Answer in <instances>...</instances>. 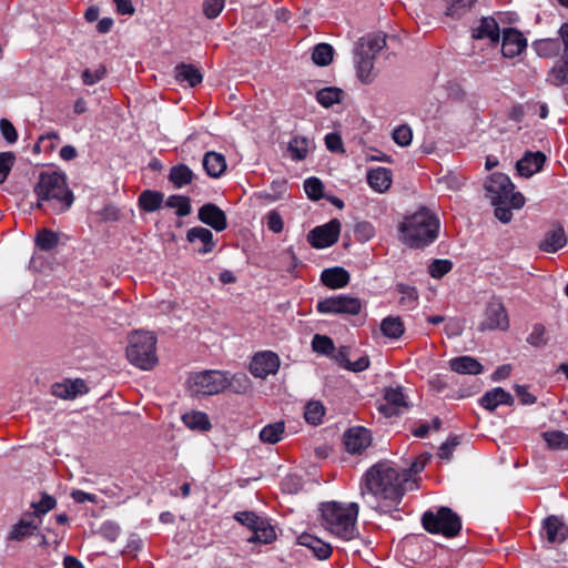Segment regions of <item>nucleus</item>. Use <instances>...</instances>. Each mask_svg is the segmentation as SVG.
<instances>
[{"mask_svg":"<svg viewBox=\"0 0 568 568\" xmlns=\"http://www.w3.org/2000/svg\"><path fill=\"white\" fill-rule=\"evenodd\" d=\"M407 475L406 470L402 473L399 467L388 460L373 465L361 480L359 495L363 501L379 514L398 510Z\"/></svg>","mask_w":568,"mask_h":568,"instance_id":"obj_1","label":"nucleus"},{"mask_svg":"<svg viewBox=\"0 0 568 568\" xmlns=\"http://www.w3.org/2000/svg\"><path fill=\"white\" fill-rule=\"evenodd\" d=\"M33 192L37 195V207L45 213H64L74 201L73 193L67 185L65 175L57 171L41 172Z\"/></svg>","mask_w":568,"mask_h":568,"instance_id":"obj_2","label":"nucleus"},{"mask_svg":"<svg viewBox=\"0 0 568 568\" xmlns=\"http://www.w3.org/2000/svg\"><path fill=\"white\" fill-rule=\"evenodd\" d=\"M358 504H342L329 501L322 505V518L324 527L337 538L348 541L358 536L356 520Z\"/></svg>","mask_w":568,"mask_h":568,"instance_id":"obj_3","label":"nucleus"},{"mask_svg":"<svg viewBox=\"0 0 568 568\" xmlns=\"http://www.w3.org/2000/svg\"><path fill=\"white\" fill-rule=\"evenodd\" d=\"M438 230V219L428 209L420 207L400 224V240L410 247H423L436 240Z\"/></svg>","mask_w":568,"mask_h":568,"instance_id":"obj_4","label":"nucleus"},{"mask_svg":"<svg viewBox=\"0 0 568 568\" xmlns=\"http://www.w3.org/2000/svg\"><path fill=\"white\" fill-rule=\"evenodd\" d=\"M385 45L386 37L381 33L367 34L358 40L355 51V64L357 78L362 83L369 84L377 77L374 60Z\"/></svg>","mask_w":568,"mask_h":568,"instance_id":"obj_5","label":"nucleus"},{"mask_svg":"<svg viewBox=\"0 0 568 568\" xmlns=\"http://www.w3.org/2000/svg\"><path fill=\"white\" fill-rule=\"evenodd\" d=\"M156 337L150 332H135L129 338L128 359L136 367L148 371L158 363Z\"/></svg>","mask_w":568,"mask_h":568,"instance_id":"obj_6","label":"nucleus"},{"mask_svg":"<svg viewBox=\"0 0 568 568\" xmlns=\"http://www.w3.org/2000/svg\"><path fill=\"white\" fill-rule=\"evenodd\" d=\"M485 193L491 204H510L514 209H520L525 204L524 195L514 192V184L503 173H495L486 181Z\"/></svg>","mask_w":568,"mask_h":568,"instance_id":"obj_7","label":"nucleus"},{"mask_svg":"<svg viewBox=\"0 0 568 568\" xmlns=\"http://www.w3.org/2000/svg\"><path fill=\"white\" fill-rule=\"evenodd\" d=\"M422 524L430 534H442L452 538L462 529L460 517L448 507H439L436 513L428 510L422 517Z\"/></svg>","mask_w":568,"mask_h":568,"instance_id":"obj_8","label":"nucleus"},{"mask_svg":"<svg viewBox=\"0 0 568 568\" xmlns=\"http://www.w3.org/2000/svg\"><path fill=\"white\" fill-rule=\"evenodd\" d=\"M187 385L192 394L215 395L227 388V373L222 371L195 373L189 377Z\"/></svg>","mask_w":568,"mask_h":568,"instance_id":"obj_9","label":"nucleus"},{"mask_svg":"<svg viewBox=\"0 0 568 568\" xmlns=\"http://www.w3.org/2000/svg\"><path fill=\"white\" fill-rule=\"evenodd\" d=\"M509 327V318L504 303L499 297H491L484 312V320L480 322L479 331L501 329Z\"/></svg>","mask_w":568,"mask_h":568,"instance_id":"obj_10","label":"nucleus"},{"mask_svg":"<svg viewBox=\"0 0 568 568\" xmlns=\"http://www.w3.org/2000/svg\"><path fill=\"white\" fill-rule=\"evenodd\" d=\"M316 308L322 314L357 315L362 310V303L356 297L338 295L320 301Z\"/></svg>","mask_w":568,"mask_h":568,"instance_id":"obj_11","label":"nucleus"},{"mask_svg":"<svg viewBox=\"0 0 568 568\" xmlns=\"http://www.w3.org/2000/svg\"><path fill=\"white\" fill-rule=\"evenodd\" d=\"M339 232L341 222L337 219H333L324 225L314 227L308 233V241L313 247L325 248L338 241Z\"/></svg>","mask_w":568,"mask_h":568,"instance_id":"obj_12","label":"nucleus"},{"mask_svg":"<svg viewBox=\"0 0 568 568\" xmlns=\"http://www.w3.org/2000/svg\"><path fill=\"white\" fill-rule=\"evenodd\" d=\"M280 363V357L275 353L271 351L261 352L252 358L250 372L254 377L264 379L278 371Z\"/></svg>","mask_w":568,"mask_h":568,"instance_id":"obj_13","label":"nucleus"},{"mask_svg":"<svg viewBox=\"0 0 568 568\" xmlns=\"http://www.w3.org/2000/svg\"><path fill=\"white\" fill-rule=\"evenodd\" d=\"M40 524L41 520H37L33 515L27 513L10 527L6 539L8 541L21 542L37 535Z\"/></svg>","mask_w":568,"mask_h":568,"instance_id":"obj_14","label":"nucleus"},{"mask_svg":"<svg viewBox=\"0 0 568 568\" xmlns=\"http://www.w3.org/2000/svg\"><path fill=\"white\" fill-rule=\"evenodd\" d=\"M372 443V435L365 427H353L344 435L346 450L351 454H361Z\"/></svg>","mask_w":568,"mask_h":568,"instance_id":"obj_15","label":"nucleus"},{"mask_svg":"<svg viewBox=\"0 0 568 568\" xmlns=\"http://www.w3.org/2000/svg\"><path fill=\"white\" fill-rule=\"evenodd\" d=\"M199 220L211 226L216 232H222L227 226L225 213L214 203H206L199 209Z\"/></svg>","mask_w":568,"mask_h":568,"instance_id":"obj_16","label":"nucleus"},{"mask_svg":"<svg viewBox=\"0 0 568 568\" xmlns=\"http://www.w3.org/2000/svg\"><path fill=\"white\" fill-rule=\"evenodd\" d=\"M526 45V39L519 31L511 28H507L503 31L501 53L504 57H517L523 52Z\"/></svg>","mask_w":568,"mask_h":568,"instance_id":"obj_17","label":"nucleus"},{"mask_svg":"<svg viewBox=\"0 0 568 568\" xmlns=\"http://www.w3.org/2000/svg\"><path fill=\"white\" fill-rule=\"evenodd\" d=\"M542 529L550 544H560L568 537V526L555 515L548 516L542 521Z\"/></svg>","mask_w":568,"mask_h":568,"instance_id":"obj_18","label":"nucleus"},{"mask_svg":"<svg viewBox=\"0 0 568 568\" xmlns=\"http://www.w3.org/2000/svg\"><path fill=\"white\" fill-rule=\"evenodd\" d=\"M479 403L485 409H487L489 412H494L500 405L513 406L514 397L510 393L506 392L504 388L495 387V388L486 392L480 397Z\"/></svg>","mask_w":568,"mask_h":568,"instance_id":"obj_19","label":"nucleus"},{"mask_svg":"<svg viewBox=\"0 0 568 568\" xmlns=\"http://www.w3.org/2000/svg\"><path fill=\"white\" fill-rule=\"evenodd\" d=\"M52 395L62 399H72L79 394L88 392V387L82 379L63 381L61 383H54L51 387Z\"/></svg>","mask_w":568,"mask_h":568,"instance_id":"obj_20","label":"nucleus"},{"mask_svg":"<svg viewBox=\"0 0 568 568\" xmlns=\"http://www.w3.org/2000/svg\"><path fill=\"white\" fill-rule=\"evenodd\" d=\"M545 160L546 156L541 152H528L517 162L516 168L521 176L529 178L541 170Z\"/></svg>","mask_w":568,"mask_h":568,"instance_id":"obj_21","label":"nucleus"},{"mask_svg":"<svg viewBox=\"0 0 568 568\" xmlns=\"http://www.w3.org/2000/svg\"><path fill=\"white\" fill-rule=\"evenodd\" d=\"M567 244V236L562 226H556L546 232L539 248L547 253H555Z\"/></svg>","mask_w":568,"mask_h":568,"instance_id":"obj_22","label":"nucleus"},{"mask_svg":"<svg viewBox=\"0 0 568 568\" xmlns=\"http://www.w3.org/2000/svg\"><path fill=\"white\" fill-rule=\"evenodd\" d=\"M449 368L458 374L478 375L484 366L474 357L465 355L454 357L448 362Z\"/></svg>","mask_w":568,"mask_h":568,"instance_id":"obj_23","label":"nucleus"},{"mask_svg":"<svg viewBox=\"0 0 568 568\" xmlns=\"http://www.w3.org/2000/svg\"><path fill=\"white\" fill-rule=\"evenodd\" d=\"M322 283L329 288H342L349 282V273L339 266L325 268L321 274Z\"/></svg>","mask_w":568,"mask_h":568,"instance_id":"obj_24","label":"nucleus"},{"mask_svg":"<svg viewBox=\"0 0 568 568\" xmlns=\"http://www.w3.org/2000/svg\"><path fill=\"white\" fill-rule=\"evenodd\" d=\"M202 164L206 174L214 179L220 178L226 170L224 155L214 151L204 154Z\"/></svg>","mask_w":568,"mask_h":568,"instance_id":"obj_25","label":"nucleus"},{"mask_svg":"<svg viewBox=\"0 0 568 568\" xmlns=\"http://www.w3.org/2000/svg\"><path fill=\"white\" fill-rule=\"evenodd\" d=\"M367 182L374 191L383 193L392 184V172L386 168L372 169L367 173Z\"/></svg>","mask_w":568,"mask_h":568,"instance_id":"obj_26","label":"nucleus"},{"mask_svg":"<svg viewBox=\"0 0 568 568\" xmlns=\"http://www.w3.org/2000/svg\"><path fill=\"white\" fill-rule=\"evenodd\" d=\"M186 239L189 242L193 243L195 241H200L203 243V246L199 248L200 254H207L213 251L215 243L213 241V233L205 227L195 226L187 231Z\"/></svg>","mask_w":568,"mask_h":568,"instance_id":"obj_27","label":"nucleus"},{"mask_svg":"<svg viewBox=\"0 0 568 568\" xmlns=\"http://www.w3.org/2000/svg\"><path fill=\"white\" fill-rule=\"evenodd\" d=\"M473 37L475 39H489L491 42H498L500 38L498 23L494 18H483L480 24L474 29Z\"/></svg>","mask_w":568,"mask_h":568,"instance_id":"obj_28","label":"nucleus"},{"mask_svg":"<svg viewBox=\"0 0 568 568\" xmlns=\"http://www.w3.org/2000/svg\"><path fill=\"white\" fill-rule=\"evenodd\" d=\"M175 79L181 83H187L189 87H195L202 82V73L192 64H178L174 69Z\"/></svg>","mask_w":568,"mask_h":568,"instance_id":"obj_29","label":"nucleus"},{"mask_svg":"<svg viewBox=\"0 0 568 568\" xmlns=\"http://www.w3.org/2000/svg\"><path fill=\"white\" fill-rule=\"evenodd\" d=\"M276 537L274 527L267 521V519L262 518V520L256 525L252 535L247 538L250 542H260V544H270Z\"/></svg>","mask_w":568,"mask_h":568,"instance_id":"obj_30","label":"nucleus"},{"mask_svg":"<svg viewBox=\"0 0 568 568\" xmlns=\"http://www.w3.org/2000/svg\"><path fill=\"white\" fill-rule=\"evenodd\" d=\"M194 174L185 164H178L171 168L169 180L174 186L181 189L192 182Z\"/></svg>","mask_w":568,"mask_h":568,"instance_id":"obj_31","label":"nucleus"},{"mask_svg":"<svg viewBox=\"0 0 568 568\" xmlns=\"http://www.w3.org/2000/svg\"><path fill=\"white\" fill-rule=\"evenodd\" d=\"M182 420L190 429L209 430L211 428L207 415L202 412L185 413L182 416Z\"/></svg>","mask_w":568,"mask_h":568,"instance_id":"obj_32","label":"nucleus"},{"mask_svg":"<svg viewBox=\"0 0 568 568\" xmlns=\"http://www.w3.org/2000/svg\"><path fill=\"white\" fill-rule=\"evenodd\" d=\"M163 202V194L158 191L145 190L139 196V204L146 212L159 210Z\"/></svg>","mask_w":568,"mask_h":568,"instance_id":"obj_33","label":"nucleus"},{"mask_svg":"<svg viewBox=\"0 0 568 568\" xmlns=\"http://www.w3.org/2000/svg\"><path fill=\"white\" fill-rule=\"evenodd\" d=\"M383 335L389 338H398L404 334V324L398 316H387L381 323Z\"/></svg>","mask_w":568,"mask_h":568,"instance_id":"obj_34","label":"nucleus"},{"mask_svg":"<svg viewBox=\"0 0 568 568\" xmlns=\"http://www.w3.org/2000/svg\"><path fill=\"white\" fill-rule=\"evenodd\" d=\"M547 81L555 87L568 85V58L551 68Z\"/></svg>","mask_w":568,"mask_h":568,"instance_id":"obj_35","label":"nucleus"},{"mask_svg":"<svg viewBox=\"0 0 568 568\" xmlns=\"http://www.w3.org/2000/svg\"><path fill=\"white\" fill-rule=\"evenodd\" d=\"M310 140L305 136H294L288 143V152L293 160H304L308 153Z\"/></svg>","mask_w":568,"mask_h":568,"instance_id":"obj_36","label":"nucleus"},{"mask_svg":"<svg viewBox=\"0 0 568 568\" xmlns=\"http://www.w3.org/2000/svg\"><path fill=\"white\" fill-rule=\"evenodd\" d=\"M534 47L539 57L550 58L559 53L561 42L558 39H541L536 41Z\"/></svg>","mask_w":568,"mask_h":568,"instance_id":"obj_37","label":"nucleus"},{"mask_svg":"<svg viewBox=\"0 0 568 568\" xmlns=\"http://www.w3.org/2000/svg\"><path fill=\"white\" fill-rule=\"evenodd\" d=\"M334 49L328 43H318L314 47L312 52V60L315 64L325 67L333 60Z\"/></svg>","mask_w":568,"mask_h":568,"instance_id":"obj_38","label":"nucleus"},{"mask_svg":"<svg viewBox=\"0 0 568 568\" xmlns=\"http://www.w3.org/2000/svg\"><path fill=\"white\" fill-rule=\"evenodd\" d=\"M284 423L277 422L274 424L266 425L260 432V438L264 443L276 444L282 439V435L284 433Z\"/></svg>","mask_w":568,"mask_h":568,"instance_id":"obj_39","label":"nucleus"},{"mask_svg":"<svg viewBox=\"0 0 568 568\" xmlns=\"http://www.w3.org/2000/svg\"><path fill=\"white\" fill-rule=\"evenodd\" d=\"M36 244L41 251H51L59 244V236L53 231L43 229L38 232Z\"/></svg>","mask_w":568,"mask_h":568,"instance_id":"obj_40","label":"nucleus"},{"mask_svg":"<svg viewBox=\"0 0 568 568\" xmlns=\"http://www.w3.org/2000/svg\"><path fill=\"white\" fill-rule=\"evenodd\" d=\"M547 446L551 449H567L568 435L560 430L545 432L542 434Z\"/></svg>","mask_w":568,"mask_h":568,"instance_id":"obj_41","label":"nucleus"},{"mask_svg":"<svg viewBox=\"0 0 568 568\" xmlns=\"http://www.w3.org/2000/svg\"><path fill=\"white\" fill-rule=\"evenodd\" d=\"M385 402L394 405L396 408H399L400 412H405L408 408V403L406 402L405 395L400 387H388L385 389L384 394Z\"/></svg>","mask_w":568,"mask_h":568,"instance_id":"obj_42","label":"nucleus"},{"mask_svg":"<svg viewBox=\"0 0 568 568\" xmlns=\"http://www.w3.org/2000/svg\"><path fill=\"white\" fill-rule=\"evenodd\" d=\"M55 505L57 501L52 496L43 494L40 501H33L31 504L33 511L29 514L33 515L37 520H41V517L45 515L48 511L52 510L55 507Z\"/></svg>","mask_w":568,"mask_h":568,"instance_id":"obj_43","label":"nucleus"},{"mask_svg":"<svg viewBox=\"0 0 568 568\" xmlns=\"http://www.w3.org/2000/svg\"><path fill=\"white\" fill-rule=\"evenodd\" d=\"M166 206L176 210V215L186 216L191 213V202L184 195H171L166 200Z\"/></svg>","mask_w":568,"mask_h":568,"instance_id":"obj_44","label":"nucleus"},{"mask_svg":"<svg viewBox=\"0 0 568 568\" xmlns=\"http://www.w3.org/2000/svg\"><path fill=\"white\" fill-rule=\"evenodd\" d=\"M341 94L342 91L337 88H324L316 93V100L323 106L328 108L334 103L339 102Z\"/></svg>","mask_w":568,"mask_h":568,"instance_id":"obj_45","label":"nucleus"},{"mask_svg":"<svg viewBox=\"0 0 568 568\" xmlns=\"http://www.w3.org/2000/svg\"><path fill=\"white\" fill-rule=\"evenodd\" d=\"M227 388L235 394H244L250 388V379L244 373H237L231 377L227 375Z\"/></svg>","mask_w":568,"mask_h":568,"instance_id":"obj_46","label":"nucleus"},{"mask_svg":"<svg viewBox=\"0 0 568 568\" xmlns=\"http://www.w3.org/2000/svg\"><path fill=\"white\" fill-rule=\"evenodd\" d=\"M325 408L320 402H310L305 406L304 417L307 423L318 425L324 416Z\"/></svg>","mask_w":568,"mask_h":568,"instance_id":"obj_47","label":"nucleus"},{"mask_svg":"<svg viewBox=\"0 0 568 568\" xmlns=\"http://www.w3.org/2000/svg\"><path fill=\"white\" fill-rule=\"evenodd\" d=\"M225 0H204L202 4L203 14L213 20L217 18L224 9Z\"/></svg>","mask_w":568,"mask_h":568,"instance_id":"obj_48","label":"nucleus"},{"mask_svg":"<svg viewBox=\"0 0 568 568\" xmlns=\"http://www.w3.org/2000/svg\"><path fill=\"white\" fill-rule=\"evenodd\" d=\"M312 347L316 353L324 355H328L335 349L334 343L329 337L318 334L313 337Z\"/></svg>","mask_w":568,"mask_h":568,"instance_id":"obj_49","label":"nucleus"},{"mask_svg":"<svg viewBox=\"0 0 568 568\" xmlns=\"http://www.w3.org/2000/svg\"><path fill=\"white\" fill-rule=\"evenodd\" d=\"M304 190L312 200H320L323 193V183L317 178H308L304 182Z\"/></svg>","mask_w":568,"mask_h":568,"instance_id":"obj_50","label":"nucleus"},{"mask_svg":"<svg viewBox=\"0 0 568 568\" xmlns=\"http://www.w3.org/2000/svg\"><path fill=\"white\" fill-rule=\"evenodd\" d=\"M447 3L446 14L450 17H459L476 0H445Z\"/></svg>","mask_w":568,"mask_h":568,"instance_id":"obj_51","label":"nucleus"},{"mask_svg":"<svg viewBox=\"0 0 568 568\" xmlns=\"http://www.w3.org/2000/svg\"><path fill=\"white\" fill-rule=\"evenodd\" d=\"M453 267L449 260H434L429 265V274L434 278H440L447 274Z\"/></svg>","mask_w":568,"mask_h":568,"instance_id":"obj_52","label":"nucleus"},{"mask_svg":"<svg viewBox=\"0 0 568 568\" xmlns=\"http://www.w3.org/2000/svg\"><path fill=\"white\" fill-rule=\"evenodd\" d=\"M393 139L400 146L409 145L413 139L412 129L406 124L397 126L393 132Z\"/></svg>","mask_w":568,"mask_h":568,"instance_id":"obj_53","label":"nucleus"},{"mask_svg":"<svg viewBox=\"0 0 568 568\" xmlns=\"http://www.w3.org/2000/svg\"><path fill=\"white\" fill-rule=\"evenodd\" d=\"M16 156L12 152L0 153V183H3L14 163Z\"/></svg>","mask_w":568,"mask_h":568,"instance_id":"obj_54","label":"nucleus"},{"mask_svg":"<svg viewBox=\"0 0 568 568\" xmlns=\"http://www.w3.org/2000/svg\"><path fill=\"white\" fill-rule=\"evenodd\" d=\"M546 328L541 324H536L532 327L531 333L527 337V342L535 346V347H541L547 344V339L545 338Z\"/></svg>","mask_w":568,"mask_h":568,"instance_id":"obj_55","label":"nucleus"},{"mask_svg":"<svg viewBox=\"0 0 568 568\" xmlns=\"http://www.w3.org/2000/svg\"><path fill=\"white\" fill-rule=\"evenodd\" d=\"M235 519L253 531L256 525L262 520V517H258L252 511H240L235 514Z\"/></svg>","mask_w":568,"mask_h":568,"instance_id":"obj_56","label":"nucleus"},{"mask_svg":"<svg viewBox=\"0 0 568 568\" xmlns=\"http://www.w3.org/2000/svg\"><path fill=\"white\" fill-rule=\"evenodd\" d=\"M459 445L458 436H450L445 443H443L438 450V456L442 459L449 460L453 450Z\"/></svg>","mask_w":568,"mask_h":568,"instance_id":"obj_57","label":"nucleus"},{"mask_svg":"<svg viewBox=\"0 0 568 568\" xmlns=\"http://www.w3.org/2000/svg\"><path fill=\"white\" fill-rule=\"evenodd\" d=\"M104 74H105V68L100 67L99 69H97L94 71H92L90 69H85L82 72L81 78L85 85H93L97 82H99L100 80H102Z\"/></svg>","mask_w":568,"mask_h":568,"instance_id":"obj_58","label":"nucleus"},{"mask_svg":"<svg viewBox=\"0 0 568 568\" xmlns=\"http://www.w3.org/2000/svg\"><path fill=\"white\" fill-rule=\"evenodd\" d=\"M0 130H1V134H2L3 139L8 143H14L18 140L17 130L9 120H7V119L0 120Z\"/></svg>","mask_w":568,"mask_h":568,"instance_id":"obj_59","label":"nucleus"},{"mask_svg":"<svg viewBox=\"0 0 568 568\" xmlns=\"http://www.w3.org/2000/svg\"><path fill=\"white\" fill-rule=\"evenodd\" d=\"M397 291L402 294L400 304L410 305L416 302L418 297L416 288L405 284H398Z\"/></svg>","mask_w":568,"mask_h":568,"instance_id":"obj_60","label":"nucleus"},{"mask_svg":"<svg viewBox=\"0 0 568 568\" xmlns=\"http://www.w3.org/2000/svg\"><path fill=\"white\" fill-rule=\"evenodd\" d=\"M308 546L313 549L318 559H327L332 554V547L321 540H313Z\"/></svg>","mask_w":568,"mask_h":568,"instance_id":"obj_61","label":"nucleus"},{"mask_svg":"<svg viewBox=\"0 0 568 568\" xmlns=\"http://www.w3.org/2000/svg\"><path fill=\"white\" fill-rule=\"evenodd\" d=\"M267 227L274 233L283 231V220L278 212L272 210L267 213Z\"/></svg>","mask_w":568,"mask_h":568,"instance_id":"obj_62","label":"nucleus"},{"mask_svg":"<svg viewBox=\"0 0 568 568\" xmlns=\"http://www.w3.org/2000/svg\"><path fill=\"white\" fill-rule=\"evenodd\" d=\"M495 206V216L503 223H508L513 219L510 204H493Z\"/></svg>","mask_w":568,"mask_h":568,"instance_id":"obj_63","label":"nucleus"},{"mask_svg":"<svg viewBox=\"0 0 568 568\" xmlns=\"http://www.w3.org/2000/svg\"><path fill=\"white\" fill-rule=\"evenodd\" d=\"M100 531L105 539L114 541L120 534V527L115 523L105 521L102 524Z\"/></svg>","mask_w":568,"mask_h":568,"instance_id":"obj_64","label":"nucleus"}]
</instances>
